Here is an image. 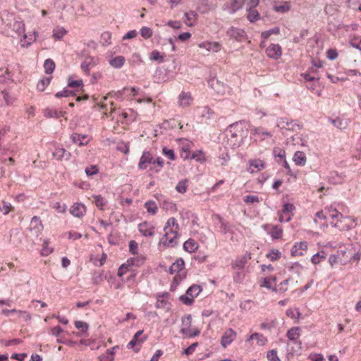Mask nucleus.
<instances>
[{
    "label": "nucleus",
    "instance_id": "obj_43",
    "mask_svg": "<svg viewBox=\"0 0 361 361\" xmlns=\"http://www.w3.org/2000/svg\"><path fill=\"white\" fill-rule=\"evenodd\" d=\"M184 16L185 17V23L190 27L195 25L197 20V14L194 11H190L185 13Z\"/></svg>",
    "mask_w": 361,
    "mask_h": 361
},
{
    "label": "nucleus",
    "instance_id": "obj_25",
    "mask_svg": "<svg viewBox=\"0 0 361 361\" xmlns=\"http://www.w3.org/2000/svg\"><path fill=\"white\" fill-rule=\"evenodd\" d=\"M251 259V253H246L241 256L238 257L231 264L233 269H243L248 260Z\"/></svg>",
    "mask_w": 361,
    "mask_h": 361
},
{
    "label": "nucleus",
    "instance_id": "obj_37",
    "mask_svg": "<svg viewBox=\"0 0 361 361\" xmlns=\"http://www.w3.org/2000/svg\"><path fill=\"white\" fill-rule=\"evenodd\" d=\"M183 247L185 251L192 253L197 250L198 244L195 240L190 238L184 243Z\"/></svg>",
    "mask_w": 361,
    "mask_h": 361
},
{
    "label": "nucleus",
    "instance_id": "obj_2",
    "mask_svg": "<svg viewBox=\"0 0 361 361\" xmlns=\"http://www.w3.org/2000/svg\"><path fill=\"white\" fill-rule=\"evenodd\" d=\"M101 108L104 110V114L108 116L107 111H109V116H111L112 120H116V122L121 123L123 125H128L135 119V116L131 109L123 111L122 109H116L114 102L109 103V106L107 104L102 102Z\"/></svg>",
    "mask_w": 361,
    "mask_h": 361
},
{
    "label": "nucleus",
    "instance_id": "obj_23",
    "mask_svg": "<svg viewBox=\"0 0 361 361\" xmlns=\"http://www.w3.org/2000/svg\"><path fill=\"white\" fill-rule=\"evenodd\" d=\"M71 139L73 143L78 145L80 147L86 146L90 140L89 135L77 133H73Z\"/></svg>",
    "mask_w": 361,
    "mask_h": 361
},
{
    "label": "nucleus",
    "instance_id": "obj_45",
    "mask_svg": "<svg viewBox=\"0 0 361 361\" xmlns=\"http://www.w3.org/2000/svg\"><path fill=\"white\" fill-rule=\"evenodd\" d=\"M126 59L123 56H118L109 61V64L115 68H121L125 63Z\"/></svg>",
    "mask_w": 361,
    "mask_h": 361
},
{
    "label": "nucleus",
    "instance_id": "obj_53",
    "mask_svg": "<svg viewBox=\"0 0 361 361\" xmlns=\"http://www.w3.org/2000/svg\"><path fill=\"white\" fill-rule=\"evenodd\" d=\"M245 2V0H231L230 8L233 12H235L243 7Z\"/></svg>",
    "mask_w": 361,
    "mask_h": 361
},
{
    "label": "nucleus",
    "instance_id": "obj_9",
    "mask_svg": "<svg viewBox=\"0 0 361 361\" xmlns=\"http://www.w3.org/2000/svg\"><path fill=\"white\" fill-rule=\"evenodd\" d=\"M277 127L281 130L295 132L299 130L302 126L296 121L286 118H280L277 120Z\"/></svg>",
    "mask_w": 361,
    "mask_h": 361
},
{
    "label": "nucleus",
    "instance_id": "obj_54",
    "mask_svg": "<svg viewBox=\"0 0 361 361\" xmlns=\"http://www.w3.org/2000/svg\"><path fill=\"white\" fill-rule=\"evenodd\" d=\"M145 207L147 212L154 215L157 213L158 208L154 201H147L145 203Z\"/></svg>",
    "mask_w": 361,
    "mask_h": 361
},
{
    "label": "nucleus",
    "instance_id": "obj_3",
    "mask_svg": "<svg viewBox=\"0 0 361 361\" xmlns=\"http://www.w3.org/2000/svg\"><path fill=\"white\" fill-rule=\"evenodd\" d=\"M180 226L176 219L169 218L164 227V235L161 243L166 247H173L177 244L179 237Z\"/></svg>",
    "mask_w": 361,
    "mask_h": 361
},
{
    "label": "nucleus",
    "instance_id": "obj_18",
    "mask_svg": "<svg viewBox=\"0 0 361 361\" xmlns=\"http://www.w3.org/2000/svg\"><path fill=\"white\" fill-rule=\"evenodd\" d=\"M87 212V207L80 202L73 203L70 207V213L78 218L84 216Z\"/></svg>",
    "mask_w": 361,
    "mask_h": 361
},
{
    "label": "nucleus",
    "instance_id": "obj_60",
    "mask_svg": "<svg viewBox=\"0 0 361 361\" xmlns=\"http://www.w3.org/2000/svg\"><path fill=\"white\" fill-rule=\"evenodd\" d=\"M132 267L130 264H128V260L125 264H123L118 270V276L121 277L125 274H126L128 271H130Z\"/></svg>",
    "mask_w": 361,
    "mask_h": 361
},
{
    "label": "nucleus",
    "instance_id": "obj_49",
    "mask_svg": "<svg viewBox=\"0 0 361 361\" xmlns=\"http://www.w3.org/2000/svg\"><path fill=\"white\" fill-rule=\"evenodd\" d=\"M326 257V253L324 251H319L317 254L314 255L311 258V262L314 264H318L322 261L324 260Z\"/></svg>",
    "mask_w": 361,
    "mask_h": 361
},
{
    "label": "nucleus",
    "instance_id": "obj_29",
    "mask_svg": "<svg viewBox=\"0 0 361 361\" xmlns=\"http://www.w3.org/2000/svg\"><path fill=\"white\" fill-rule=\"evenodd\" d=\"M97 63V60L94 57H86L85 60L81 63V69L82 71L87 75L90 74V71L91 68L94 67Z\"/></svg>",
    "mask_w": 361,
    "mask_h": 361
},
{
    "label": "nucleus",
    "instance_id": "obj_1",
    "mask_svg": "<svg viewBox=\"0 0 361 361\" xmlns=\"http://www.w3.org/2000/svg\"><path fill=\"white\" fill-rule=\"evenodd\" d=\"M361 258V253L356 249L355 246L348 244L340 247L336 253L329 257V263L331 268L338 264L343 266L355 262H358Z\"/></svg>",
    "mask_w": 361,
    "mask_h": 361
},
{
    "label": "nucleus",
    "instance_id": "obj_35",
    "mask_svg": "<svg viewBox=\"0 0 361 361\" xmlns=\"http://www.w3.org/2000/svg\"><path fill=\"white\" fill-rule=\"evenodd\" d=\"M214 112L207 106L197 108V114L202 118L209 119Z\"/></svg>",
    "mask_w": 361,
    "mask_h": 361
},
{
    "label": "nucleus",
    "instance_id": "obj_21",
    "mask_svg": "<svg viewBox=\"0 0 361 361\" xmlns=\"http://www.w3.org/2000/svg\"><path fill=\"white\" fill-rule=\"evenodd\" d=\"M37 36L38 32L35 30L29 32L28 34H24L20 39V46L22 47L27 48L36 41Z\"/></svg>",
    "mask_w": 361,
    "mask_h": 361
},
{
    "label": "nucleus",
    "instance_id": "obj_47",
    "mask_svg": "<svg viewBox=\"0 0 361 361\" xmlns=\"http://www.w3.org/2000/svg\"><path fill=\"white\" fill-rule=\"evenodd\" d=\"M44 116L47 118H59L63 116L62 111L47 108L44 110Z\"/></svg>",
    "mask_w": 361,
    "mask_h": 361
},
{
    "label": "nucleus",
    "instance_id": "obj_62",
    "mask_svg": "<svg viewBox=\"0 0 361 361\" xmlns=\"http://www.w3.org/2000/svg\"><path fill=\"white\" fill-rule=\"evenodd\" d=\"M280 32V29L279 27H274L271 30L264 31L262 33L261 36L264 39V40L267 39L271 35H278Z\"/></svg>",
    "mask_w": 361,
    "mask_h": 361
},
{
    "label": "nucleus",
    "instance_id": "obj_50",
    "mask_svg": "<svg viewBox=\"0 0 361 361\" xmlns=\"http://www.w3.org/2000/svg\"><path fill=\"white\" fill-rule=\"evenodd\" d=\"M211 87L214 89L216 92L219 94H224L225 93V87L223 83L217 81V80H212L211 81Z\"/></svg>",
    "mask_w": 361,
    "mask_h": 361
},
{
    "label": "nucleus",
    "instance_id": "obj_32",
    "mask_svg": "<svg viewBox=\"0 0 361 361\" xmlns=\"http://www.w3.org/2000/svg\"><path fill=\"white\" fill-rule=\"evenodd\" d=\"M53 157L57 160H68L71 157V153L64 148H57L53 152Z\"/></svg>",
    "mask_w": 361,
    "mask_h": 361
},
{
    "label": "nucleus",
    "instance_id": "obj_36",
    "mask_svg": "<svg viewBox=\"0 0 361 361\" xmlns=\"http://www.w3.org/2000/svg\"><path fill=\"white\" fill-rule=\"evenodd\" d=\"M92 201L99 210H104L107 203L105 198L100 195H92Z\"/></svg>",
    "mask_w": 361,
    "mask_h": 361
},
{
    "label": "nucleus",
    "instance_id": "obj_22",
    "mask_svg": "<svg viewBox=\"0 0 361 361\" xmlns=\"http://www.w3.org/2000/svg\"><path fill=\"white\" fill-rule=\"evenodd\" d=\"M267 55L274 59H279L282 55L281 47L279 44H271L266 49Z\"/></svg>",
    "mask_w": 361,
    "mask_h": 361
},
{
    "label": "nucleus",
    "instance_id": "obj_59",
    "mask_svg": "<svg viewBox=\"0 0 361 361\" xmlns=\"http://www.w3.org/2000/svg\"><path fill=\"white\" fill-rule=\"evenodd\" d=\"M290 281V279H287L280 283V284L276 286L277 292L283 293L286 292L288 289V285Z\"/></svg>",
    "mask_w": 361,
    "mask_h": 361
},
{
    "label": "nucleus",
    "instance_id": "obj_5",
    "mask_svg": "<svg viewBox=\"0 0 361 361\" xmlns=\"http://www.w3.org/2000/svg\"><path fill=\"white\" fill-rule=\"evenodd\" d=\"M164 164L162 158H155L150 152L145 151L140 158L138 168L142 171L149 169V173H157L161 171Z\"/></svg>",
    "mask_w": 361,
    "mask_h": 361
},
{
    "label": "nucleus",
    "instance_id": "obj_15",
    "mask_svg": "<svg viewBox=\"0 0 361 361\" xmlns=\"http://www.w3.org/2000/svg\"><path fill=\"white\" fill-rule=\"evenodd\" d=\"M276 281L277 279L275 276L263 277L259 280V286L277 293Z\"/></svg>",
    "mask_w": 361,
    "mask_h": 361
},
{
    "label": "nucleus",
    "instance_id": "obj_33",
    "mask_svg": "<svg viewBox=\"0 0 361 361\" xmlns=\"http://www.w3.org/2000/svg\"><path fill=\"white\" fill-rule=\"evenodd\" d=\"M68 86L71 88H80L83 87V81L82 79H77L76 75H70L67 78Z\"/></svg>",
    "mask_w": 361,
    "mask_h": 361
},
{
    "label": "nucleus",
    "instance_id": "obj_11",
    "mask_svg": "<svg viewBox=\"0 0 361 361\" xmlns=\"http://www.w3.org/2000/svg\"><path fill=\"white\" fill-rule=\"evenodd\" d=\"M138 231L145 237H153L155 234L156 227L152 222L143 221L138 224Z\"/></svg>",
    "mask_w": 361,
    "mask_h": 361
},
{
    "label": "nucleus",
    "instance_id": "obj_56",
    "mask_svg": "<svg viewBox=\"0 0 361 361\" xmlns=\"http://www.w3.org/2000/svg\"><path fill=\"white\" fill-rule=\"evenodd\" d=\"M350 44L361 51V37L357 35H353L350 39Z\"/></svg>",
    "mask_w": 361,
    "mask_h": 361
},
{
    "label": "nucleus",
    "instance_id": "obj_28",
    "mask_svg": "<svg viewBox=\"0 0 361 361\" xmlns=\"http://www.w3.org/2000/svg\"><path fill=\"white\" fill-rule=\"evenodd\" d=\"M192 143L188 140H184L180 147V156L184 160L188 159L190 157V149Z\"/></svg>",
    "mask_w": 361,
    "mask_h": 361
},
{
    "label": "nucleus",
    "instance_id": "obj_52",
    "mask_svg": "<svg viewBox=\"0 0 361 361\" xmlns=\"http://www.w3.org/2000/svg\"><path fill=\"white\" fill-rule=\"evenodd\" d=\"M44 71L47 74H51L55 69V63L51 59H48L45 60L44 63Z\"/></svg>",
    "mask_w": 361,
    "mask_h": 361
},
{
    "label": "nucleus",
    "instance_id": "obj_14",
    "mask_svg": "<svg viewBox=\"0 0 361 361\" xmlns=\"http://www.w3.org/2000/svg\"><path fill=\"white\" fill-rule=\"evenodd\" d=\"M294 210L295 207L293 204L288 203L284 204L279 214V221L281 222H288L290 221L293 216Z\"/></svg>",
    "mask_w": 361,
    "mask_h": 361
},
{
    "label": "nucleus",
    "instance_id": "obj_31",
    "mask_svg": "<svg viewBox=\"0 0 361 361\" xmlns=\"http://www.w3.org/2000/svg\"><path fill=\"white\" fill-rule=\"evenodd\" d=\"M330 207H326L324 208V210H321L319 212H317L315 214V218H314V221L315 223L317 224H319V221H324V223L321 222V226H326V225L325 224V221L326 220H329L330 221V217L329 216V213L327 211L328 209H329Z\"/></svg>",
    "mask_w": 361,
    "mask_h": 361
},
{
    "label": "nucleus",
    "instance_id": "obj_34",
    "mask_svg": "<svg viewBox=\"0 0 361 361\" xmlns=\"http://www.w3.org/2000/svg\"><path fill=\"white\" fill-rule=\"evenodd\" d=\"M145 257L143 255H135L128 259V264L133 267H140L145 262Z\"/></svg>",
    "mask_w": 361,
    "mask_h": 361
},
{
    "label": "nucleus",
    "instance_id": "obj_48",
    "mask_svg": "<svg viewBox=\"0 0 361 361\" xmlns=\"http://www.w3.org/2000/svg\"><path fill=\"white\" fill-rule=\"evenodd\" d=\"M52 77H44L42 79H41L37 84V89L42 92L44 91L46 87L50 84Z\"/></svg>",
    "mask_w": 361,
    "mask_h": 361
},
{
    "label": "nucleus",
    "instance_id": "obj_17",
    "mask_svg": "<svg viewBox=\"0 0 361 361\" xmlns=\"http://www.w3.org/2000/svg\"><path fill=\"white\" fill-rule=\"evenodd\" d=\"M198 47L200 49H204L207 50L208 52L212 51L214 53H217L221 51L222 47L221 44L218 42H212V41H203L198 44Z\"/></svg>",
    "mask_w": 361,
    "mask_h": 361
},
{
    "label": "nucleus",
    "instance_id": "obj_26",
    "mask_svg": "<svg viewBox=\"0 0 361 361\" xmlns=\"http://www.w3.org/2000/svg\"><path fill=\"white\" fill-rule=\"evenodd\" d=\"M143 334V331H138L131 339V341L128 343V348H133L136 347L137 345L140 346L141 344L146 340V337L140 338L142 334ZM140 350V347L135 349V352H137Z\"/></svg>",
    "mask_w": 361,
    "mask_h": 361
},
{
    "label": "nucleus",
    "instance_id": "obj_41",
    "mask_svg": "<svg viewBox=\"0 0 361 361\" xmlns=\"http://www.w3.org/2000/svg\"><path fill=\"white\" fill-rule=\"evenodd\" d=\"M67 34V30L61 26H56L53 30L52 37L56 40H59Z\"/></svg>",
    "mask_w": 361,
    "mask_h": 361
},
{
    "label": "nucleus",
    "instance_id": "obj_61",
    "mask_svg": "<svg viewBox=\"0 0 361 361\" xmlns=\"http://www.w3.org/2000/svg\"><path fill=\"white\" fill-rule=\"evenodd\" d=\"M52 208L57 212L64 214L67 210V206L66 204H62L59 202H54L52 204Z\"/></svg>",
    "mask_w": 361,
    "mask_h": 361
},
{
    "label": "nucleus",
    "instance_id": "obj_7",
    "mask_svg": "<svg viewBox=\"0 0 361 361\" xmlns=\"http://www.w3.org/2000/svg\"><path fill=\"white\" fill-rule=\"evenodd\" d=\"M181 333L186 337L192 338L200 334V331L197 328L192 327V316L188 314L182 318Z\"/></svg>",
    "mask_w": 361,
    "mask_h": 361
},
{
    "label": "nucleus",
    "instance_id": "obj_19",
    "mask_svg": "<svg viewBox=\"0 0 361 361\" xmlns=\"http://www.w3.org/2000/svg\"><path fill=\"white\" fill-rule=\"evenodd\" d=\"M193 102V97L190 92H181L178 95V105L182 108L190 106Z\"/></svg>",
    "mask_w": 361,
    "mask_h": 361
},
{
    "label": "nucleus",
    "instance_id": "obj_16",
    "mask_svg": "<svg viewBox=\"0 0 361 361\" xmlns=\"http://www.w3.org/2000/svg\"><path fill=\"white\" fill-rule=\"evenodd\" d=\"M237 336V333L233 329H226L221 338V345L226 348L229 345Z\"/></svg>",
    "mask_w": 361,
    "mask_h": 361
},
{
    "label": "nucleus",
    "instance_id": "obj_4",
    "mask_svg": "<svg viewBox=\"0 0 361 361\" xmlns=\"http://www.w3.org/2000/svg\"><path fill=\"white\" fill-rule=\"evenodd\" d=\"M330 217V224L340 231H348L355 226L356 223L352 216H343L332 206L327 209Z\"/></svg>",
    "mask_w": 361,
    "mask_h": 361
},
{
    "label": "nucleus",
    "instance_id": "obj_24",
    "mask_svg": "<svg viewBox=\"0 0 361 361\" xmlns=\"http://www.w3.org/2000/svg\"><path fill=\"white\" fill-rule=\"evenodd\" d=\"M265 162L259 159H251L249 161L248 171L252 173H257L265 168Z\"/></svg>",
    "mask_w": 361,
    "mask_h": 361
},
{
    "label": "nucleus",
    "instance_id": "obj_30",
    "mask_svg": "<svg viewBox=\"0 0 361 361\" xmlns=\"http://www.w3.org/2000/svg\"><path fill=\"white\" fill-rule=\"evenodd\" d=\"M251 135H252L255 137L259 138L261 140H265L266 138H271L272 137V135L270 132L260 127H255L252 128Z\"/></svg>",
    "mask_w": 361,
    "mask_h": 361
},
{
    "label": "nucleus",
    "instance_id": "obj_40",
    "mask_svg": "<svg viewBox=\"0 0 361 361\" xmlns=\"http://www.w3.org/2000/svg\"><path fill=\"white\" fill-rule=\"evenodd\" d=\"M290 4L288 1H284L279 4H275L274 6V10L276 12L285 13L290 10Z\"/></svg>",
    "mask_w": 361,
    "mask_h": 361
},
{
    "label": "nucleus",
    "instance_id": "obj_63",
    "mask_svg": "<svg viewBox=\"0 0 361 361\" xmlns=\"http://www.w3.org/2000/svg\"><path fill=\"white\" fill-rule=\"evenodd\" d=\"M243 201L246 204H255V203H259L260 202V199L257 195H246L243 197Z\"/></svg>",
    "mask_w": 361,
    "mask_h": 361
},
{
    "label": "nucleus",
    "instance_id": "obj_64",
    "mask_svg": "<svg viewBox=\"0 0 361 361\" xmlns=\"http://www.w3.org/2000/svg\"><path fill=\"white\" fill-rule=\"evenodd\" d=\"M267 358L269 361H281L278 356L276 350H271L267 352Z\"/></svg>",
    "mask_w": 361,
    "mask_h": 361
},
{
    "label": "nucleus",
    "instance_id": "obj_57",
    "mask_svg": "<svg viewBox=\"0 0 361 361\" xmlns=\"http://www.w3.org/2000/svg\"><path fill=\"white\" fill-rule=\"evenodd\" d=\"M74 324L75 327L80 331L81 334L87 333L89 329V324L87 322L82 321H75Z\"/></svg>",
    "mask_w": 361,
    "mask_h": 361
},
{
    "label": "nucleus",
    "instance_id": "obj_20",
    "mask_svg": "<svg viewBox=\"0 0 361 361\" xmlns=\"http://www.w3.org/2000/svg\"><path fill=\"white\" fill-rule=\"evenodd\" d=\"M264 229L274 239H281L283 235V228L279 226L264 225Z\"/></svg>",
    "mask_w": 361,
    "mask_h": 361
},
{
    "label": "nucleus",
    "instance_id": "obj_42",
    "mask_svg": "<svg viewBox=\"0 0 361 361\" xmlns=\"http://www.w3.org/2000/svg\"><path fill=\"white\" fill-rule=\"evenodd\" d=\"M247 18L250 22L253 23L259 19V13L256 8H247Z\"/></svg>",
    "mask_w": 361,
    "mask_h": 361
},
{
    "label": "nucleus",
    "instance_id": "obj_13",
    "mask_svg": "<svg viewBox=\"0 0 361 361\" xmlns=\"http://www.w3.org/2000/svg\"><path fill=\"white\" fill-rule=\"evenodd\" d=\"M227 35L238 42H245L247 39V35L244 30L231 27L226 32Z\"/></svg>",
    "mask_w": 361,
    "mask_h": 361
},
{
    "label": "nucleus",
    "instance_id": "obj_39",
    "mask_svg": "<svg viewBox=\"0 0 361 361\" xmlns=\"http://www.w3.org/2000/svg\"><path fill=\"white\" fill-rule=\"evenodd\" d=\"M293 159L295 164L298 166H304L307 161L305 154L300 151L296 152Z\"/></svg>",
    "mask_w": 361,
    "mask_h": 361
},
{
    "label": "nucleus",
    "instance_id": "obj_55",
    "mask_svg": "<svg viewBox=\"0 0 361 361\" xmlns=\"http://www.w3.org/2000/svg\"><path fill=\"white\" fill-rule=\"evenodd\" d=\"M101 43L103 46H108L111 44V33L105 31L101 35Z\"/></svg>",
    "mask_w": 361,
    "mask_h": 361
},
{
    "label": "nucleus",
    "instance_id": "obj_27",
    "mask_svg": "<svg viewBox=\"0 0 361 361\" xmlns=\"http://www.w3.org/2000/svg\"><path fill=\"white\" fill-rule=\"evenodd\" d=\"M301 335V329L300 327L295 326L290 329L286 334V336L289 341L294 343H298L301 345V341L299 340Z\"/></svg>",
    "mask_w": 361,
    "mask_h": 361
},
{
    "label": "nucleus",
    "instance_id": "obj_46",
    "mask_svg": "<svg viewBox=\"0 0 361 361\" xmlns=\"http://www.w3.org/2000/svg\"><path fill=\"white\" fill-rule=\"evenodd\" d=\"M165 54L157 50H153L149 54V59L154 61L162 63L164 61Z\"/></svg>",
    "mask_w": 361,
    "mask_h": 361
},
{
    "label": "nucleus",
    "instance_id": "obj_51",
    "mask_svg": "<svg viewBox=\"0 0 361 361\" xmlns=\"http://www.w3.org/2000/svg\"><path fill=\"white\" fill-rule=\"evenodd\" d=\"M190 159H195L200 163H204L206 161L205 154L202 150H197L194 152Z\"/></svg>",
    "mask_w": 361,
    "mask_h": 361
},
{
    "label": "nucleus",
    "instance_id": "obj_58",
    "mask_svg": "<svg viewBox=\"0 0 361 361\" xmlns=\"http://www.w3.org/2000/svg\"><path fill=\"white\" fill-rule=\"evenodd\" d=\"M140 33L141 36L145 39H149L152 36L153 31L150 27H147V26H143L140 28Z\"/></svg>",
    "mask_w": 361,
    "mask_h": 361
},
{
    "label": "nucleus",
    "instance_id": "obj_6",
    "mask_svg": "<svg viewBox=\"0 0 361 361\" xmlns=\"http://www.w3.org/2000/svg\"><path fill=\"white\" fill-rule=\"evenodd\" d=\"M185 262L183 259L179 258L173 262L170 267V273L176 275L172 281V287H176L183 279L186 276V272L184 269Z\"/></svg>",
    "mask_w": 361,
    "mask_h": 361
},
{
    "label": "nucleus",
    "instance_id": "obj_38",
    "mask_svg": "<svg viewBox=\"0 0 361 361\" xmlns=\"http://www.w3.org/2000/svg\"><path fill=\"white\" fill-rule=\"evenodd\" d=\"M11 313H18L19 314V316L23 317L25 319V320H28L30 319V314L26 311L16 310L15 309H12V310L5 309V310H2V314H4L5 316H9Z\"/></svg>",
    "mask_w": 361,
    "mask_h": 361
},
{
    "label": "nucleus",
    "instance_id": "obj_12",
    "mask_svg": "<svg viewBox=\"0 0 361 361\" xmlns=\"http://www.w3.org/2000/svg\"><path fill=\"white\" fill-rule=\"evenodd\" d=\"M308 249V243L306 241H300L294 243L290 250L292 257H298L304 256Z\"/></svg>",
    "mask_w": 361,
    "mask_h": 361
},
{
    "label": "nucleus",
    "instance_id": "obj_10",
    "mask_svg": "<svg viewBox=\"0 0 361 361\" xmlns=\"http://www.w3.org/2000/svg\"><path fill=\"white\" fill-rule=\"evenodd\" d=\"M245 342L251 346L262 347L267 345L268 339L262 334L255 332L247 336Z\"/></svg>",
    "mask_w": 361,
    "mask_h": 361
},
{
    "label": "nucleus",
    "instance_id": "obj_8",
    "mask_svg": "<svg viewBox=\"0 0 361 361\" xmlns=\"http://www.w3.org/2000/svg\"><path fill=\"white\" fill-rule=\"evenodd\" d=\"M202 291V288L199 285L191 286L186 291L185 295L180 296V300L186 305H190L192 304L194 299Z\"/></svg>",
    "mask_w": 361,
    "mask_h": 361
},
{
    "label": "nucleus",
    "instance_id": "obj_44",
    "mask_svg": "<svg viewBox=\"0 0 361 361\" xmlns=\"http://www.w3.org/2000/svg\"><path fill=\"white\" fill-rule=\"evenodd\" d=\"M281 252L278 249H271L267 255L266 257L271 262L278 261L281 258Z\"/></svg>",
    "mask_w": 361,
    "mask_h": 361
}]
</instances>
